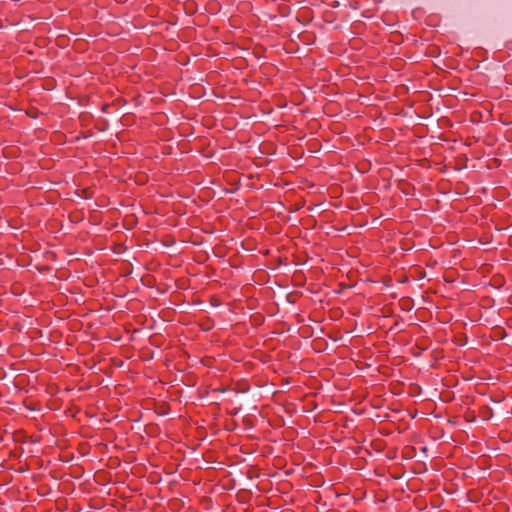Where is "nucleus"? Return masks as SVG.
<instances>
[{
  "label": "nucleus",
  "instance_id": "f257e3e1",
  "mask_svg": "<svg viewBox=\"0 0 512 512\" xmlns=\"http://www.w3.org/2000/svg\"><path fill=\"white\" fill-rule=\"evenodd\" d=\"M404 309H406V310H410V309H411V307H408V305H405V308H404Z\"/></svg>",
  "mask_w": 512,
  "mask_h": 512
},
{
  "label": "nucleus",
  "instance_id": "f03ea898",
  "mask_svg": "<svg viewBox=\"0 0 512 512\" xmlns=\"http://www.w3.org/2000/svg\"><path fill=\"white\" fill-rule=\"evenodd\" d=\"M404 309H406V310H410V309H411V307H408V305H405V308H404Z\"/></svg>",
  "mask_w": 512,
  "mask_h": 512
}]
</instances>
